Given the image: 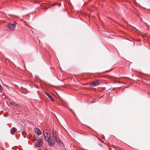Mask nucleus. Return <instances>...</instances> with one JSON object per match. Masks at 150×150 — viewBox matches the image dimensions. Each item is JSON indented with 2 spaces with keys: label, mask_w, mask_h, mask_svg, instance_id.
Segmentation results:
<instances>
[{
  "label": "nucleus",
  "mask_w": 150,
  "mask_h": 150,
  "mask_svg": "<svg viewBox=\"0 0 150 150\" xmlns=\"http://www.w3.org/2000/svg\"><path fill=\"white\" fill-rule=\"evenodd\" d=\"M16 25V22L13 23H9L8 25V28L10 30H13L15 28Z\"/></svg>",
  "instance_id": "nucleus-1"
},
{
  "label": "nucleus",
  "mask_w": 150,
  "mask_h": 150,
  "mask_svg": "<svg viewBox=\"0 0 150 150\" xmlns=\"http://www.w3.org/2000/svg\"><path fill=\"white\" fill-rule=\"evenodd\" d=\"M42 139H40L38 140L37 142L35 143V146L37 147H41L43 143H42Z\"/></svg>",
  "instance_id": "nucleus-2"
},
{
  "label": "nucleus",
  "mask_w": 150,
  "mask_h": 150,
  "mask_svg": "<svg viewBox=\"0 0 150 150\" xmlns=\"http://www.w3.org/2000/svg\"><path fill=\"white\" fill-rule=\"evenodd\" d=\"M99 81L98 80H97L92 81L90 84V85L92 86H96L98 85Z\"/></svg>",
  "instance_id": "nucleus-3"
},
{
  "label": "nucleus",
  "mask_w": 150,
  "mask_h": 150,
  "mask_svg": "<svg viewBox=\"0 0 150 150\" xmlns=\"http://www.w3.org/2000/svg\"><path fill=\"white\" fill-rule=\"evenodd\" d=\"M35 133L38 135H40L42 134V133L40 131V129L38 128H35Z\"/></svg>",
  "instance_id": "nucleus-4"
},
{
  "label": "nucleus",
  "mask_w": 150,
  "mask_h": 150,
  "mask_svg": "<svg viewBox=\"0 0 150 150\" xmlns=\"http://www.w3.org/2000/svg\"><path fill=\"white\" fill-rule=\"evenodd\" d=\"M55 139L56 142L58 145H61L62 144H63L62 141L58 137L56 138Z\"/></svg>",
  "instance_id": "nucleus-5"
},
{
  "label": "nucleus",
  "mask_w": 150,
  "mask_h": 150,
  "mask_svg": "<svg viewBox=\"0 0 150 150\" xmlns=\"http://www.w3.org/2000/svg\"><path fill=\"white\" fill-rule=\"evenodd\" d=\"M44 136L45 138V140L46 141H47L48 142L51 139V138L50 137H48L47 136H46L45 135V133H44Z\"/></svg>",
  "instance_id": "nucleus-6"
},
{
  "label": "nucleus",
  "mask_w": 150,
  "mask_h": 150,
  "mask_svg": "<svg viewBox=\"0 0 150 150\" xmlns=\"http://www.w3.org/2000/svg\"><path fill=\"white\" fill-rule=\"evenodd\" d=\"M52 134L53 137L55 138V139L58 137L57 134L55 132H54V130H52Z\"/></svg>",
  "instance_id": "nucleus-7"
},
{
  "label": "nucleus",
  "mask_w": 150,
  "mask_h": 150,
  "mask_svg": "<svg viewBox=\"0 0 150 150\" xmlns=\"http://www.w3.org/2000/svg\"><path fill=\"white\" fill-rule=\"evenodd\" d=\"M45 94L48 97L50 98V100L52 101V102H53L54 101V100L53 98L48 93H47L45 92Z\"/></svg>",
  "instance_id": "nucleus-8"
},
{
  "label": "nucleus",
  "mask_w": 150,
  "mask_h": 150,
  "mask_svg": "<svg viewBox=\"0 0 150 150\" xmlns=\"http://www.w3.org/2000/svg\"><path fill=\"white\" fill-rule=\"evenodd\" d=\"M16 128L13 127L12 128V129L11 130V134H13L14 132L16 131Z\"/></svg>",
  "instance_id": "nucleus-9"
},
{
  "label": "nucleus",
  "mask_w": 150,
  "mask_h": 150,
  "mask_svg": "<svg viewBox=\"0 0 150 150\" xmlns=\"http://www.w3.org/2000/svg\"><path fill=\"white\" fill-rule=\"evenodd\" d=\"M49 145L51 146H54V141H51V140L48 142Z\"/></svg>",
  "instance_id": "nucleus-10"
},
{
  "label": "nucleus",
  "mask_w": 150,
  "mask_h": 150,
  "mask_svg": "<svg viewBox=\"0 0 150 150\" xmlns=\"http://www.w3.org/2000/svg\"><path fill=\"white\" fill-rule=\"evenodd\" d=\"M14 106H16L18 109H20L21 108V107H20V106L16 104Z\"/></svg>",
  "instance_id": "nucleus-11"
},
{
  "label": "nucleus",
  "mask_w": 150,
  "mask_h": 150,
  "mask_svg": "<svg viewBox=\"0 0 150 150\" xmlns=\"http://www.w3.org/2000/svg\"><path fill=\"white\" fill-rule=\"evenodd\" d=\"M2 91V87L1 85L0 84V92H1Z\"/></svg>",
  "instance_id": "nucleus-12"
},
{
  "label": "nucleus",
  "mask_w": 150,
  "mask_h": 150,
  "mask_svg": "<svg viewBox=\"0 0 150 150\" xmlns=\"http://www.w3.org/2000/svg\"><path fill=\"white\" fill-rule=\"evenodd\" d=\"M10 104L12 105H15L16 104L14 102L12 101L10 102Z\"/></svg>",
  "instance_id": "nucleus-13"
},
{
  "label": "nucleus",
  "mask_w": 150,
  "mask_h": 150,
  "mask_svg": "<svg viewBox=\"0 0 150 150\" xmlns=\"http://www.w3.org/2000/svg\"><path fill=\"white\" fill-rule=\"evenodd\" d=\"M45 134V135L46 136H47L48 135V134L47 132H46Z\"/></svg>",
  "instance_id": "nucleus-14"
},
{
  "label": "nucleus",
  "mask_w": 150,
  "mask_h": 150,
  "mask_svg": "<svg viewBox=\"0 0 150 150\" xmlns=\"http://www.w3.org/2000/svg\"><path fill=\"white\" fill-rule=\"evenodd\" d=\"M51 141H54L53 139H52L51 140Z\"/></svg>",
  "instance_id": "nucleus-15"
},
{
  "label": "nucleus",
  "mask_w": 150,
  "mask_h": 150,
  "mask_svg": "<svg viewBox=\"0 0 150 150\" xmlns=\"http://www.w3.org/2000/svg\"><path fill=\"white\" fill-rule=\"evenodd\" d=\"M48 7H46V9H48Z\"/></svg>",
  "instance_id": "nucleus-16"
},
{
  "label": "nucleus",
  "mask_w": 150,
  "mask_h": 150,
  "mask_svg": "<svg viewBox=\"0 0 150 150\" xmlns=\"http://www.w3.org/2000/svg\"><path fill=\"white\" fill-rule=\"evenodd\" d=\"M8 15H9V16H12V15H9V14H8Z\"/></svg>",
  "instance_id": "nucleus-17"
},
{
  "label": "nucleus",
  "mask_w": 150,
  "mask_h": 150,
  "mask_svg": "<svg viewBox=\"0 0 150 150\" xmlns=\"http://www.w3.org/2000/svg\"><path fill=\"white\" fill-rule=\"evenodd\" d=\"M69 109L70 110H71V111H72V110H71V109Z\"/></svg>",
  "instance_id": "nucleus-18"
},
{
  "label": "nucleus",
  "mask_w": 150,
  "mask_h": 150,
  "mask_svg": "<svg viewBox=\"0 0 150 150\" xmlns=\"http://www.w3.org/2000/svg\"><path fill=\"white\" fill-rule=\"evenodd\" d=\"M39 92V91H38V93Z\"/></svg>",
  "instance_id": "nucleus-19"
},
{
  "label": "nucleus",
  "mask_w": 150,
  "mask_h": 150,
  "mask_svg": "<svg viewBox=\"0 0 150 150\" xmlns=\"http://www.w3.org/2000/svg\"><path fill=\"white\" fill-rule=\"evenodd\" d=\"M47 150V149H46V150Z\"/></svg>",
  "instance_id": "nucleus-20"
}]
</instances>
